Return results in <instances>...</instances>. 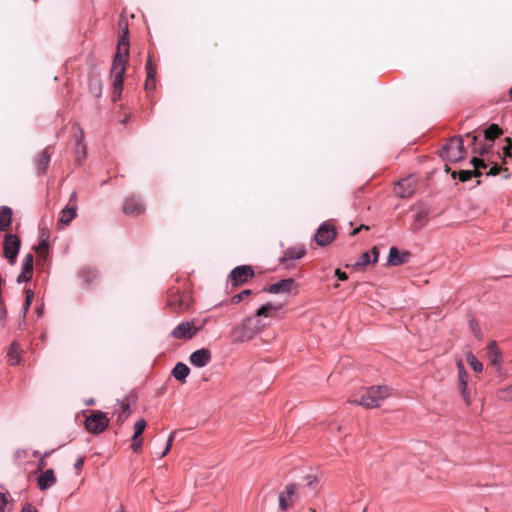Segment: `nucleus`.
Wrapping results in <instances>:
<instances>
[{"mask_svg":"<svg viewBox=\"0 0 512 512\" xmlns=\"http://www.w3.org/2000/svg\"><path fill=\"white\" fill-rule=\"evenodd\" d=\"M282 307V305H274L272 303H266L262 305L256 311L255 317H249L245 319L240 325H238L233 332L234 340L237 342H245L252 339L256 334H258L264 324L261 323L258 317L261 316H269V312L272 310H278Z\"/></svg>","mask_w":512,"mask_h":512,"instance_id":"1","label":"nucleus"},{"mask_svg":"<svg viewBox=\"0 0 512 512\" xmlns=\"http://www.w3.org/2000/svg\"><path fill=\"white\" fill-rule=\"evenodd\" d=\"M128 31L118 41L117 53L114 56L111 67V78L113 80L114 93L121 94L123 88V76L126 70V58L129 54V42L126 37Z\"/></svg>","mask_w":512,"mask_h":512,"instance_id":"2","label":"nucleus"},{"mask_svg":"<svg viewBox=\"0 0 512 512\" xmlns=\"http://www.w3.org/2000/svg\"><path fill=\"white\" fill-rule=\"evenodd\" d=\"M389 395L390 389L388 386H371L362 388L352 395L349 402L371 409L379 407Z\"/></svg>","mask_w":512,"mask_h":512,"instance_id":"3","label":"nucleus"},{"mask_svg":"<svg viewBox=\"0 0 512 512\" xmlns=\"http://www.w3.org/2000/svg\"><path fill=\"white\" fill-rule=\"evenodd\" d=\"M466 150L463 144V138L454 136L444 145L441 151V157L450 162H458L465 158Z\"/></svg>","mask_w":512,"mask_h":512,"instance_id":"4","label":"nucleus"},{"mask_svg":"<svg viewBox=\"0 0 512 512\" xmlns=\"http://www.w3.org/2000/svg\"><path fill=\"white\" fill-rule=\"evenodd\" d=\"M109 425V418L106 413L101 411L93 412L85 420V428L93 434H99L103 432Z\"/></svg>","mask_w":512,"mask_h":512,"instance_id":"5","label":"nucleus"},{"mask_svg":"<svg viewBox=\"0 0 512 512\" xmlns=\"http://www.w3.org/2000/svg\"><path fill=\"white\" fill-rule=\"evenodd\" d=\"M21 246L20 239L15 234H6L4 237V256L7 261L14 265Z\"/></svg>","mask_w":512,"mask_h":512,"instance_id":"6","label":"nucleus"},{"mask_svg":"<svg viewBox=\"0 0 512 512\" xmlns=\"http://www.w3.org/2000/svg\"><path fill=\"white\" fill-rule=\"evenodd\" d=\"M300 499L299 485L290 484L279 494V507L286 511Z\"/></svg>","mask_w":512,"mask_h":512,"instance_id":"7","label":"nucleus"},{"mask_svg":"<svg viewBox=\"0 0 512 512\" xmlns=\"http://www.w3.org/2000/svg\"><path fill=\"white\" fill-rule=\"evenodd\" d=\"M336 229L327 222H323L314 236L315 241L319 246H327L330 244L336 237Z\"/></svg>","mask_w":512,"mask_h":512,"instance_id":"8","label":"nucleus"},{"mask_svg":"<svg viewBox=\"0 0 512 512\" xmlns=\"http://www.w3.org/2000/svg\"><path fill=\"white\" fill-rule=\"evenodd\" d=\"M254 276V271L250 266L242 265L235 267L229 274V280L232 286L244 284Z\"/></svg>","mask_w":512,"mask_h":512,"instance_id":"9","label":"nucleus"},{"mask_svg":"<svg viewBox=\"0 0 512 512\" xmlns=\"http://www.w3.org/2000/svg\"><path fill=\"white\" fill-rule=\"evenodd\" d=\"M198 330L193 321H184L172 330L171 336L175 339L188 340L194 337Z\"/></svg>","mask_w":512,"mask_h":512,"instance_id":"10","label":"nucleus"},{"mask_svg":"<svg viewBox=\"0 0 512 512\" xmlns=\"http://www.w3.org/2000/svg\"><path fill=\"white\" fill-rule=\"evenodd\" d=\"M458 381L460 393L467 406L471 405L470 392L468 389V374L461 360L457 362Z\"/></svg>","mask_w":512,"mask_h":512,"instance_id":"11","label":"nucleus"},{"mask_svg":"<svg viewBox=\"0 0 512 512\" xmlns=\"http://www.w3.org/2000/svg\"><path fill=\"white\" fill-rule=\"evenodd\" d=\"M471 164L474 167L473 171H471V170H461L459 172V180L461 182H466V181L470 180L472 178V176H475V177L481 176L482 173H481L480 169H486L487 168V164H486L485 159H480L477 156H474L471 159Z\"/></svg>","mask_w":512,"mask_h":512,"instance_id":"12","label":"nucleus"},{"mask_svg":"<svg viewBox=\"0 0 512 512\" xmlns=\"http://www.w3.org/2000/svg\"><path fill=\"white\" fill-rule=\"evenodd\" d=\"M189 360L194 367L202 368L210 362L211 352L205 348L196 350L190 355Z\"/></svg>","mask_w":512,"mask_h":512,"instance_id":"13","label":"nucleus"},{"mask_svg":"<svg viewBox=\"0 0 512 512\" xmlns=\"http://www.w3.org/2000/svg\"><path fill=\"white\" fill-rule=\"evenodd\" d=\"M414 190V180L410 177L400 180L395 186V193L400 198L411 197Z\"/></svg>","mask_w":512,"mask_h":512,"instance_id":"14","label":"nucleus"},{"mask_svg":"<svg viewBox=\"0 0 512 512\" xmlns=\"http://www.w3.org/2000/svg\"><path fill=\"white\" fill-rule=\"evenodd\" d=\"M145 210L143 202L135 197L131 196L125 200L123 206V212L127 215H139Z\"/></svg>","mask_w":512,"mask_h":512,"instance_id":"15","label":"nucleus"},{"mask_svg":"<svg viewBox=\"0 0 512 512\" xmlns=\"http://www.w3.org/2000/svg\"><path fill=\"white\" fill-rule=\"evenodd\" d=\"M293 285L294 280L292 278L282 279L269 285L264 289V291L270 294L288 293Z\"/></svg>","mask_w":512,"mask_h":512,"instance_id":"16","label":"nucleus"},{"mask_svg":"<svg viewBox=\"0 0 512 512\" xmlns=\"http://www.w3.org/2000/svg\"><path fill=\"white\" fill-rule=\"evenodd\" d=\"M57 482L53 469H47L37 478V484L41 491L48 490L53 487Z\"/></svg>","mask_w":512,"mask_h":512,"instance_id":"17","label":"nucleus"},{"mask_svg":"<svg viewBox=\"0 0 512 512\" xmlns=\"http://www.w3.org/2000/svg\"><path fill=\"white\" fill-rule=\"evenodd\" d=\"M75 129V138H76V144H75V154L77 156V159L81 161L86 156V145L84 144V131L79 127H74Z\"/></svg>","mask_w":512,"mask_h":512,"instance_id":"18","label":"nucleus"},{"mask_svg":"<svg viewBox=\"0 0 512 512\" xmlns=\"http://www.w3.org/2000/svg\"><path fill=\"white\" fill-rule=\"evenodd\" d=\"M466 137L467 138L471 137L472 153L474 155L484 156V155L488 154L490 149L492 148V144L482 143V141L476 135L471 136L469 133H467Z\"/></svg>","mask_w":512,"mask_h":512,"instance_id":"19","label":"nucleus"},{"mask_svg":"<svg viewBox=\"0 0 512 512\" xmlns=\"http://www.w3.org/2000/svg\"><path fill=\"white\" fill-rule=\"evenodd\" d=\"M33 270V255L27 254L24 258L22 272L17 277V282L22 283L30 280Z\"/></svg>","mask_w":512,"mask_h":512,"instance_id":"20","label":"nucleus"},{"mask_svg":"<svg viewBox=\"0 0 512 512\" xmlns=\"http://www.w3.org/2000/svg\"><path fill=\"white\" fill-rule=\"evenodd\" d=\"M305 253L306 250L302 246L290 247L285 250L283 257L280 258V261L285 262L287 260H298L302 258Z\"/></svg>","mask_w":512,"mask_h":512,"instance_id":"21","label":"nucleus"},{"mask_svg":"<svg viewBox=\"0 0 512 512\" xmlns=\"http://www.w3.org/2000/svg\"><path fill=\"white\" fill-rule=\"evenodd\" d=\"M379 251L376 247H373L371 250L364 252L357 262L355 263L356 266H365L370 263H375L378 260Z\"/></svg>","mask_w":512,"mask_h":512,"instance_id":"22","label":"nucleus"},{"mask_svg":"<svg viewBox=\"0 0 512 512\" xmlns=\"http://www.w3.org/2000/svg\"><path fill=\"white\" fill-rule=\"evenodd\" d=\"M77 215V204L67 205L60 212L59 222L68 225Z\"/></svg>","mask_w":512,"mask_h":512,"instance_id":"23","label":"nucleus"},{"mask_svg":"<svg viewBox=\"0 0 512 512\" xmlns=\"http://www.w3.org/2000/svg\"><path fill=\"white\" fill-rule=\"evenodd\" d=\"M12 210L8 206L0 207V231H7L11 225Z\"/></svg>","mask_w":512,"mask_h":512,"instance_id":"24","label":"nucleus"},{"mask_svg":"<svg viewBox=\"0 0 512 512\" xmlns=\"http://www.w3.org/2000/svg\"><path fill=\"white\" fill-rule=\"evenodd\" d=\"M407 256L408 253H403L401 255L396 247H391L389 250L387 262L391 266L401 265L406 262Z\"/></svg>","mask_w":512,"mask_h":512,"instance_id":"25","label":"nucleus"},{"mask_svg":"<svg viewBox=\"0 0 512 512\" xmlns=\"http://www.w3.org/2000/svg\"><path fill=\"white\" fill-rule=\"evenodd\" d=\"M51 153L49 148H45L36 159V168L39 173H44L49 165Z\"/></svg>","mask_w":512,"mask_h":512,"instance_id":"26","label":"nucleus"},{"mask_svg":"<svg viewBox=\"0 0 512 512\" xmlns=\"http://www.w3.org/2000/svg\"><path fill=\"white\" fill-rule=\"evenodd\" d=\"M190 369L189 367L182 363L178 362L172 370V374L175 379L185 383L187 376L189 375Z\"/></svg>","mask_w":512,"mask_h":512,"instance_id":"27","label":"nucleus"},{"mask_svg":"<svg viewBox=\"0 0 512 512\" xmlns=\"http://www.w3.org/2000/svg\"><path fill=\"white\" fill-rule=\"evenodd\" d=\"M21 353L22 350L20 348V345L17 342H13L10 345L9 351H8V360L11 365H17L21 361Z\"/></svg>","mask_w":512,"mask_h":512,"instance_id":"28","label":"nucleus"},{"mask_svg":"<svg viewBox=\"0 0 512 512\" xmlns=\"http://www.w3.org/2000/svg\"><path fill=\"white\" fill-rule=\"evenodd\" d=\"M118 404L120 406L121 411L117 415V422L119 424H123L131 414V407L129 402H127L126 400H122Z\"/></svg>","mask_w":512,"mask_h":512,"instance_id":"29","label":"nucleus"},{"mask_svg":"<svg viewBox=\"0 0 512 512\" xmlns=\"http://www.w3.org/2000/svg\"><path fill=\"white\" fill-rule=\"evenodd\" d=\"M502 134V130L497 124H491L484 130V139L487 141H493Z\"/></svg>","mask_w":512,"mask_h":512,"instance_id":"30","label":"nucleus"},{"mask_svg":"<svg viewBox=\"0 0 512 512\" xmlns=\"http://www.w3.org/2000/svg\"><path fill=\"white\" fill-rule=\"evenodd\" d=\"M489 358H490L491 363L494 366L500 365V363L502 361V355H501L500 351L498 350L495 343H491L489 345Z\"/></svg>","mask_w":512,"mask_h":512,"instance_id":"31","label":"nucleus"},{"mask_svg":"<svg viewBox=\"0 0 512 512\" xmlns=\"http://www.w3.org/2000/svg\"><path fill=\"white\" fill-rule=\"evenodd\" d=\"M508 145L503 147L501 159L504 165H508L512 162V140L510 138H506Z\"/></svg>","mask_w":512,"mask_h":512,"instance_id":"32","label":"nucleus"},{"mask_svg":"<svg viewBox=\"0 0 512 512\" xmlns=\"http://www.w3.org/2000/svg\"><path fill=\"white\" fill-rule=\"evenodd\" d=\"M467 362L475 372L479 373L483 370V364L472 353L467 354Z\"/></svg>","mask_w":512,"mask_h":512,"instance_id":"33","label":"nucleus"},{"mask_svg":"<svg viewBox=\"0 0 512 512\" xmlns=\"http://www.w3.org/2000/svg\"><path fill=\"white\" fill-rule=\"evenodd\" d=\"M146 428V421L145 419L138 420L134 425V433L132 436V440H136L139 438V436L143 433V431Z\"/></svg>","mask_w":512,"mask_h":512,"instance_id":"34","label":"nucleus"},{"mask_svg":"<svg viewBox=\"0 0 512 512\" xmlns=\"http://www.w3.org/2000/svg\"><path fill=\"white\" fill-rule=\"evenodd\" d=\"M25 294H26V297H25V302H24V305H23V315L24 316L26 315V312L30 308V305H31V303L33 301V298H34V293L30 289H27L25 291Z\"/></svg>","mask_w":512,"mask_h":512,"instance_id":"35","label":"nucleus"},{"mask_svg":"<svg viewBox=\"0 0 512 512\" xmlns=\"http://www.w3.org/2000/svg\"><path fill=\"white\" fill-rule=\"evenodd\" d=\"M251 293H252V291L250 289L243 290L242 292L234 295L231 298V301H232L233 304H237V303L241 302L244 298H246L249 295H251Z\"/></svg>","mask_w":512,"mask_h":512,"instance_id":"36","label":"nucleus"},{"mask_svg":"<svg viewBox=\"0 0 512 512\" xmlns=\"http://www.w3.org/2000/svg\"><path fill=\"white\" fill-rule=\"evenodd\" d=\"M499 397L505 401H512V384L499 391Z\"/></svg>","mask_w":512,"mask_h":512,"instance_id":"37","label":"nucleus"},{"mask_svg":"<svg viewBox=\"0 0 512 512\" xmlns=\"http://www.w3.org/2000/svg\"><path fill=\"white\" fill-rule=\"evenodd\" d=\"M175 434H176V432L174 431L169 435L166 446H165L164 450L162 451V453L159 455V458H162L168 454V452L170 451V449L172 447V442L174 440Z\"/></svg>","mask_w":512,"mask_h":512,"instance_id":"38","label":"nucleus"},{"mask_svg":"<svg viewBox=\"0 0 512 512\" xmlns=\"http://www.w3.org/2000/svg\"><path fill=\"white\" fill-rule=\"evenodd\" d=\"M82 273L87 282H91L94 278H96V272L91 268L83 269Z\"/></svg>","mask_w":512,"mask_h":512,"instance_id":"39","label":"nucleus"},{"mask_svg":"<svg viewBox=\"0 0 512 512\" xmlns=\"http://www.w3.org/2000/svg\"><path fill=\"white\" fill-rule=\"evenodd\" d=\"M155 79H150V78H147L146 81H145V89L148 91V92H151L155 89Z\"/></svg>","mask_w":512,"mask_h":512,"instance_id":"40","label":"nucleus"},{"mask_svg":"<svg viewBox=\"0 0 512 512\" xmlns=\"http://www.w3.org/2000/svg\"><path fill=\"white\" fill-rule=\"evenodd\" d=\"M470 327H471V329H472V331H473L474 335H475L476 337L480 338V337H481L480 329H479V327H478L477 323L475 322V320H471V321H470Z\"/></svg>","mask_w":512,"mask_h":512,"instance_id":"41","label":"nucleus"},{"mask_svg":"<svg viewBox=\"0 0 512 512\" xmlns=\"http://www.w3.org/2000/svg\"><path fill=\"white\" fill-rule=\"evenodd\" d=\"M7 497L5 494L0 493V512H4L7 506Z\"/></svg>","mask_w":512,"mask_h":512,"instance_id":"42","label":"nucleus"},{"mask_svg":"<svg viewBox=\"0 0 512 512\" xmlns=\"http://www.w3.org/2000/svg\"><path fill=\"white\" fill-rule=\"evenodd\" d=\"M500 166L497 163H494V165L490 168V170L487 172V176H495L500 171Z\"/></svg>","mask_w":512,"mask_h":512,"instance_id":"43","label":"nucleus"},{"mask_svg":"<svg viewBox=\"0 0 512 512\" xmlns=\"http://www.w3.org/2000/svg\"><path fill=\"white\" fill-rule=\"evenodd\" d=\"M142 445H143L142 440L138 438L136 440H133L131 448H132L133 451L137 452V451H139L142 448Z\"/></svg>","mask_w":512,"mask_h":512,"instance_id":"44","label":"nucleus"},{"mask_svg":"<svg viewBox=\"0 0 512 512\" xmlns=\"http://www.w3.org/2000/svg\"><path fill=\"white\" fill-rule=\"evenodd\" d=\"M335 276H337L338 279L341 281H345L348 278L347 274L345 272H342L340 269L335 270Z\"/></svg>","mask_w":512,"mask_h":512,"instance_id":"45","label":"nucleus"},{"mask_svg":"<svg viewBox=\"0 0 512 512\" xmlns=\"http://www.w3.org/2000/svg\"><path fill=\"white\" fill-rule=\"evenodd\" d=\"M21 512H38V511L36 510V508L32 504L26 503L23 506Z\"/></svg>","mask_w":512,"mask_h":512,"instance_id":"46","label":"nucleus"},{"mask_svg":"<svg viewBox=\"0 0 512 512\" xmlns=\"http://www.w3.org/2000/svg\"><path fill=\"white\" fill-rule=\"evenodd\" d=\"M83 465H84V459L82 457H79L74 463V468L79 470L83 467Z\"/></svg>","mask_w":512,"mask_h":512,"instance_id":"47","label":"nucleus"},{"mask_svg":"<svg viewBox=\"0 0 512 512\" xmlns=\"http://www.w3.org/2000/svg\"><path fill=\"white\" fill-rule=\"evenodd\" d=\"M146 71H147V78L155 79V76H156V68L146 69Z\"/></svg>","mask_w":512,"mask_h":512,"instance_id":"48","label":"nucleus"},{"mask_svg":"<svg viewBox=\"0 0 512 512\" xmlns=\"http://www.w3.org/2000/svg\"><path fill=\"white\" fill-rule=\"evenodd\" d=\"M45 466H46V462L44 461V458H43V457H41V458L39 459V461H38L37 468H38V470H40V471H41V470H43V469H44V467H45Z\"/></svg>","mask_w":512,"mask_h":512,"instance_id":"49","label":"nucleus"},{"mask_svg":"<svg viewBox=\"0 0 512 512\" xmlns=\"http://www.w3.org/2000/svg\"><path fill=\"white\" fill-rule=\"evenodd\" d=\"M76 200H77V194H76V192L74 191V192L70 195V199H69V203H68V205L76 204Z\"/></svg>","mask_w":512,"mask_h":512,"instance_id":"50","label":"nucleus"},{"mask_svg":"<svg viewBox=\"0 0 512 512\" xmlns=\"http://www.w3.org/2000/svg\"><path fill=\"white\" fill-rule=\"evenodd\" d=\"M152 68H156V67L154 66V64L152 63L151 58L149 57L147 62H146V69H152Z\"/></svg>","mask_w":512,"mask_h":512,"instance_id":"51","label":"nucleus"},{"mask_svg":"<svg viewBox=\"0 0 512 512\" xmlns=\"http://www.w3.org/2000/svg\"><path fill=\"white\" fill-rule=\"evenodd\" d=\"M169 306L173 307L174 310L176 309H182V304H179V306H177L176 304H174L172 301H170L169 303Z\"/></svg>","mask_w":512,"mask_h":512,"instance_id":"52","label":"nucleus"},{"mask_svg":"<svg viewBox=\"0 0 512 512\" xmlns=\"http://www.w3.org/2000/svg\"><path fill=\"white\" fill-rule=\"evenodd\" d=\"M50 454H51V451H46V452L43 454V456H42V457H43V458H46V457L50 456Z\"/></svg>","mask_w":512,"mask_h":512,"instance_id":"53","label":"nucleus"},{"mask_svg":"<svg viewBox=\"0 0 512 512\" xmlns=\"http://www.w3.org/2000/svg\"><path fill=\"white\" fill-rule=\"evenodd\" d=\"M363 227H364V226H361L360 228H357V229L353 230L352 234H353V235L357 234V233L359 232V230H360L361 228H363Z\"/></svg>","mask_w":512,"mask_h":512,"instance_id":"54","label":"nucleus"},{"mask_svg":"<svg viewBox=\"0 0 512 512\" xmlns=\"http://www.w3.org/2000/svg\"><path fill=\"white\" fill-rule=\"evenodd\" d=\"M509 97H510V100H512V87L509 90Z\"/></svg>","mask_w":512,"mask_h":512,"instance_id":"55","label":"nucleus"},{"mask_svg":"<svg viewBox=\"0 0 512 512\" xmlns=\"http://www.w3.org/2000/svg\"><path fill=\"white\" fill-rule=\"evenodd\" d=\"M16 456L20 458L22 456V453L20 451H17Z\"/></svg>","mask_w":512,"mask_h":512,"instance_id":"56","label":"nucleus"},{"mask_svg":"<svg viewBox=\"0 0 512 512\" xmlns=\"http://www.w3.org/2000/svg\"><path fill=\"white\" fill-rule=\"evenodd\" d=\"M38 454H39V453H38V451H34V452H33V456H34V457H37V456H38Z\"/></svg>","mask_w":512,"mask_h":512,"instance_id":"57","label":"nucleus"},{"mask_svg":"<svg viewBox=\"0 0 512 512\" xmlns=\"http://www.w3.org/2000/svg\"><path fill=\"white\" fill-rule=\"evenodd\" d=\"M42 246L45 248V247H47V244H44V243H43V244H40V246H39V247H42Z\"/></svg>","mask_w":512,"mask_h":512,"instance_id":"58","label":"nucleus"},{"mask_svg":"<svg viewBox=\"0 0 512 512\" xmlns=\"http://www.w3.org/2000/svg\"><path fill=\"white\" fill-rule=\"evenodd\" d=\"M93 402H94L93 399H91L88 401V404H93Z\"/></svg>","mask_w":512,"mask_h":512,"instance_id":"59","label":"nucleus"},{"mask_svg":"<svg viewBox=\"0 0 512 512\" xmlns=\"http://www.w3.org/2000/svg\"><path fill=\"white\" fill-rule=\"evenodd\" d=\"M455 176H456V172H453L452 177L455 178Z\"/></svg>","mask_w":512,"mask_h":512,"instance_id":"60","label":"nucleus"}]
</instances>
